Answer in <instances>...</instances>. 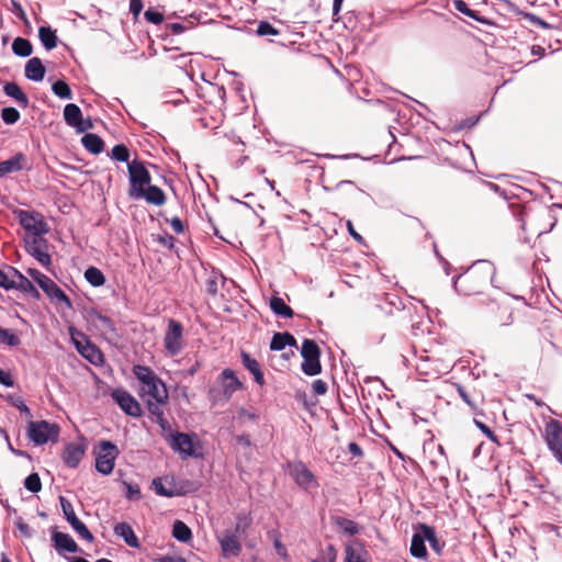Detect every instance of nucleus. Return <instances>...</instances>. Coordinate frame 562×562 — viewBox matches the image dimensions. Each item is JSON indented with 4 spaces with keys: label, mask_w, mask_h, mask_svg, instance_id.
Listing matches in <instances>:
<instances>
[{
    "label": "nucleus",
    "mask_w": 562,
    "mask_h": 562,
    "mask_svg": "<svg viewBox=\"0 0 562 562\" xmlns=\"http://www.w3.org/2000/svg\"><path fill=\"white\" fill-rule=\"evenodd\" d=\"M270 308L277 316L284 318H290L293 316V310L285 304L282 297L272 296L270 299Z\"/></svg>",
    "instance_id": "obj_33"
},
{
    "label": "nucleus",
    "mask_w": 562,
    "mask_h": 562,
    "mask_svg": "<svg viewBox=\"0 0 562 562\" xmlns=\"http://www.w3.org/2000/svg\"><path fill=\"white\" fill-rule=\"evenodd\" d=\"M85 279L94 288L101 286L105 283L103 272L97 267H89L85 271Z\"/></svg>",
    "instance_id": "obj_38"
},
{
    "label": "nucleus",
    "mask_w": 562,
    "mask_h": 562,
    "mask_svg": "<svg viewBox=\"0 0 562 562\" xmlns=\"http://www.w3.org/2000/svg\"><path fill=\"white\" fill-rule=\"evenodd\" d=\"M256 34L260 37L277 36L280 34V30L268 21H260L257 25Z\"/></svg>",
    "instance_id": "obj_43"
},
{
    "label": "nucleus",
    "mask_w": 562,
    "mask_h": 562,
    "mask_svg": "<svg viewBox=\"0 0 562 562\" xmlns=\"http://www.w3.org/2000/svg\"><path fill=\"white\" fill-rule=\"evenodd\" d=\"M251 517L248 514L239 513L236 516V524L224 529L216 535L221 546L222 554L225 559L236 558L243 550V539L247 537V531L251 525Z\"/></svg>",
    "instance_id": "obj_1"
},
{
    "label": "nucleus",
    "mask_w": 562,
    "mask_h": 562,
    "mask_svg": "<svg viewBox=\"0 0 562 562\" xmlns=\"http://www.w3.org/2000/svg\"><path fill=\"white\" fill-rule=\"evenodd\" d=\"M99 448L100 452L95 453V470L103 475H109L114 469L115 460L120 451L117 447L109 440L100 441Z\"/></svg>",
    "instance_id": "obj_8"
},
{
    "label": "nucleus",
    "mask_w": 562,
    "mask_h": 562,
    "mask_svg": "<svg viewBox=\"0 0 562 562\" xmlns=\"http://www.w3.org/2000/svg\"><path fill=\"white\" fill-rule=\"evenodd\" d=\"M0 344H4L10 347H15L20 344V339L9 329L0 327Z\"/></svg>",
    "instance_id": "obj_46"
},
{
    "label": "nucleus",
    "mask_w": 562,
    "mask_h": 562,
    "mask_svg": "<svg viewBox=\"0 0 562 562\" xmlns=\"http://www.w3.org/2000/svg\"><path fill=\"white\" fill-rule=\"evenodd\" d=\"M3 92L5 95L14 99L22 109L29 106V97L15 82H5L3 86Z\"/></svg>",
    "instance_id": "obj_28"
},
{
    "label": "nucleus",
    "mask_w": 562,
    "mask_h": 562,
    "mask_svg": "<svg viewBox=\"0 0 562 562\" xmlns=\"http://www.w3.org/2000/svg\"><path fill=\"white\" fill-rule=\"evenodd\" d=\"M60 428L56 423L47 420L30 422L27 436L36 446H42L48 441L56 442L59 437Z\"/></svg>",
    "instance_id": "obj_4"
},
{
    "label": "nucleus",
    "mask_w": 562,
    "mask_h": 562,
    "mask_svg": "<svg viewBox=\"0 0 562 562\" xmlns=\"http://www.w3.org/2000/svg\"><path fill=\"white\" fill-rule=\"evenodd\" d=\"M53 93L64 100L72 99V92L69 85L65 80H56L52 85Z\"/></svg>",
    "instance_id": "obj_40"
},
{
    "label": "nucleus",
    "mask_w": 562,
    "mask_h": 562,
    "mask_svg": "<svg viewBox=\"0 0 562 562\" xmlns=\"http://www.w3.org/2000/svg\"><path fill=\"white\" fill-rule=\"evenodd\" d=\"M480 117L477 116H471V117H467L465 120H462L460 122V124L458 125L457 130L458 131H461V130H464V128H471L473 126H475L479 122Z\"/></svg>",
    "instance_id": "obj_64"
},
{
    "label": "nucleus",
    "mask_w": 562,
    "mask_h": 562,
    "mask_svg": "<svg viewBox=\"0 0 562 562\" xmlns=\"http://www.w3.org/2000/svg\"><path fill=\"white\" fill-rule=\"evenodd\" d=\"M130 190L128 195L134 199L137 194H143V190L150 184V173L144 162L134 159L127 165Z\"/></svg>",
    "instance_id": "obj_5"
},
{
    "label": "nucleus",
    "mask_w": 562,
    "mask_h": 562,
    "mask_svg": "<svg viewBox=\"0 0 562 562\" xmlns=\"http://www.w3.org/2000/svg\"><path fill=\"white\" fill-rule=\"evenodd\" d=\"M162 403H158V402H151V401H148L147 402V409H148V413L150 414L151 416V419L153 422H162V418L165 417L164 416V409L160 407Z\"/></svg>",
    "instance_id": "obj_47"
},
{
    "label": "nucleus",
    "mask_w": 562,
    "mask_h": 562,
    "mask_svg": "<svg viewBox=\"0 0 562 562\" xmlns=\"http://www.w3.org/2000/svg\"><path fill=\"white\" fill-rule=\"evenodd\" d=\"M172 536L180 542H189L192 538L191 529L181 520H176L172 525Z\"/></svg>",
    "instance_id": "obj_37"
},
{
    "label": "nucleus",
    "mask_w": 562,
    "mask_h": 562,
    "mask_svg": "<svg viewBox=\"0 0 562 562\" xmlns=\"http://www.w3.org/2000/svg\"><path fill=\"white\" fill-rule=\"evenodd\" d=\"M333 521L340 531L348 536L358 535L361 530V527L356 521L341 516L333 517Z\"/></svg>",
    "instance_id": "obj_30"
},
{
    "label": "nucleus",
    "mask_w": 562,
    "mask_h": 562,
    "mask_svg": "<svg viewBox=\"0 0 562 562\" xmlns=\"http://www.w3.org/2000/svg\"><path fill=\"white\" fill-rule=\"evenodd\" d=\"M301 356L303 358L301 369L306 375L314 376L322 372V364L319 361L321 349L315 340L310 338H305L303 340Z\"/></svg>",
    "instance_id": "obj_6"
},
{
    "label": "nucleus",
    "mask_w": 562,
    "mask_h": 562,
    "mask_svg": "<svg viewBox=\"0 0 562 562\" xmlns=\"http://www.w3.org/2000/svg\"><path fill=\"white\" fill-rule=\"evenodd\" d=\"M344 562H366L361 550L355 549L352 546H347L345 549Z\"/></svg>",
    "instance_id": "obj_49"
},
{
    "label": "nucleus",
    "mask_w": 562,
    "mask_h": 562,
    "mask_svg": "<svg viewBox=\"0 0 562 562\" xmlns=\"http://www.w3.org/2000/svg\"><path fill=\"white\" fill-rule=\"evenodd\" d=\"M64 120L70 127H75L82 117L81 109L75 103H68L64 108Z\"/></svg>",
    "instance_id": "obj_34"
},
{
    "label": "nucleus",
    "mask_w": 562,
    "mask_h": 562,
    "mask_svg": "<svg viewBox=\"0 0 562 562\" xmlns=\"http://www.w3.org/2000/svg\"><path fill=\"white\" fill-rule=\"evenodd\" d=\"M544 441L549 451L562 465V424L559 420L551 419L547 423L544 428Z\"/></svg>",
    "instance_id": "obj_9"
},
{
    "label": "nucleus",
    "mask_w": 562,
    "mask_h": 562,
    "mask_svg": "<svg viewBox=\"0 0 562 562\" xmlns=\"http://www.w3.org/2000/svg\"><path fill=\"white\" fill-rule=\"evenodd\" d=\"M114 533L117 537L123 538L125 543L134 549H138L140 547V542L135 535L133 528L125 521L117 522L113 528Z\"/></svg>",
    "instance_id": "obj_23"
},
{
    "label": "nucleus",
    "mask_w": 562,
    "mask_h": 562,
    "mask_svg": "<svg viewBox=\"0 0 562 562\" xmlns=\"http://www.w3.org/2000/svg\"><path fill=\"white\" fill-rule=\"evenodd\" d=\"M14 525L22 536L27 538L33 536V530L26 522L23 521L22 517H18L14 521Z\"/></svg>",
    "instance_id": "obj_58"
},
{
    "label": "nucleus",
    "mask_w": 562,
    "mask_h": 562,
    "mask_svg": "<svg viewBox=\"0 0 562 562\" xmlns=\"http://www.w3.org/2000/svg\"><path fill=\"white\" fill-rule=\"evenodd\" d=\"M60 507L65 519L71 526L74 531L88 542H92L94 537L88 527L77 517L71 502L65 496H59Z\"/></svg>",
    "instance_id": "obj_10"
},
{
    "label": "nucleus",
    "mask_w": 562,
    "mask_h": 562,
    "mask_svg": "<svg viewBox=\"0 0 562 562\" xmlns=\"http://www.w3.org/2000/svg\"><path fill=\"white\" fill-rule=\"evenodd\" d=\"M218 379L222 383L225 400H229L237 390L243 387V383L232 369H224Z\"/></svg>",
    "instance_id": "obj_19"
},
{
    "label": "nucleus",
    "mask_w": 562,
    "mask_h": 562,
    "mask_svg": "<svg viewBox=\"0 0 562 562\" xmlns=\"http://www.w3.org/2000/svg\"><path fill=\"white\" fill-rule=\"evenodd\" d=\"M95 318L99 322V324L102 327V329L115 334L116 328H115V324L112 321V318H110L109 316L103 315L101 313H98L95 315Z\"/></svg>",
    "instance_id": "obj_51"
},
{
    "label": "nucleus",
    "mask_w": 562,
    "mask_h": 562,
    "mask_svg": "<svg viewBox=\"0 0 562 562\" xmlns=\"http://www.w3.org/2000/svg\"><path fill=\"white\" fill-rule=\"evenodd\" d=\"M312 390L315 395H324L327 392V383L323 380H315L312 383Z\"/></svg>",
    "instance_id": "obj_62"
},
{
    "label": "nucleus",
    "mask_w": 562,
    "mask_h": 562,
    "mask_svg": "<svg viewBox=\"0 0 562 562\" xmlns=\"http://www.w3.org/2000/svg\"><path fill=\"white\" fill-rule=\"evenodd\" d=\"M74 339L77 351L92 364H99L103 361V355L95 345L91 344L86 336L82 340Z\"/></svg>",
    "instance_id": "obj_16"
},
{
    "label": "nucleus",
    "mask_w": 562,
    "mask_h": 562,
    "mask_svg": "<svg viewBox=\"0 0 562 562\" xmlns=\"http://www.w3.org/2000/svg\"><path fill=\"white\" fill-rule=\"evenodd\" d=\"M82 146L93 155H98L104 149L103 139L93 133H87L81 138Z\"/></svg>",
    "instance_id": "obj_29"
},
{
    "label": "nucleus",
    "mask_w": 562,
    "mask_h": 562,
    "mask_svg": "<svg viewBox=\"0 0 562 562\" xmlns=\"http://www.w3.org/2000/svg\"><path fill=\"white\" fill-rule=\"evenodd\" d=\"M20 117V112L13 106H7L1 110V119L8 125L15 124Z\"/></svg>",
    "instance_id": "obj_44"
},
{
    "label": "nucleus",
    "mask_w": 562,
    "mask_h": 562,
    "mask_svg": "<svg viewBox=\"0 0 562 562\" xmlns=\"http://www.w3.org/2000/svg\"><path fill=\"white\" fill-rule=\"evenodd\" d=\"M157 240L161 246H164L168 249H172L175 247V243H176V238L168 233L160 235Z\"/></svg>",
    "instance_id": "obj_60"
},
{
    "label": "nucleus",
    "mask_w": 562,
    "mask_h": 562,
    "mask_svg": "<svg viewBox=\"0 0 562 562\" xmlns=\"http://www.w3.org/2000/svg\"><path fill=\"white\" fill-rule=\"evenodd\" d=\"M13 213L19 224L32 234V237H42L49 232V227L41 213L26 210H15Z\"/></svg>",
    "instance_id": "obj_7"
},
{
    "label": "nucleus",
    "mask_w": 562,
    "mask_h": 562,
    "mask_svg": "<svg viewBox=\"0 0 562 562\" xmlns=\"http://www.w3.org/2000/svg\"><path fill=\"white\" fill-rule=\"evenodd\" d=\"M226 278L220 272H212V276L206 281V292L210 295H216L218 292V283H224Z\"/></svg>",
    "instance_id": "obj_42"
},
{
    "label": "nucleus",
    "mask_w": 562,
    "mask_h": 562,
    "mask_svg": "<svg viewBox=\"0 0 562 562\" xmlns=\"http://www.w3.org/2000/svg\"><path fill=\"white\" fill-rule=\"evenodd\" d=\"M87 446L83 442H69L66 445L63 460L68 468L75 469L86 453Z\"/></svg>",
    "instance_id": "obj_17"
},
{
    "label": "nucleus",
    "mask_w": 562,
    "mask_h": 562,
    "mask_svg": "<svg viewBox=\"0 0 562 562\" xmlns=\"http://www.w3.org/2000/svg\"><path fill=\"white\" fill-rule=\"evenodd\" d=\"M133 373L142 383V386H145L157 376L150 368L140 364L134 366Z\"/></svg>",
    "instance_id": "obj_39"
},
{
    "label": "nucleus",
    "mask_w": 562,
    "mask_h": 562,
    "mask_svg": "<svg viewBox=\"0 0 562 562\" xmlns=\"http://www.w3.org/2000/svg\"><path fill=\"white\" fill-rule=\"evenodd\" d=\"M38 36L42 42V45L47 50H52L57 46V35L56 32L48 25H42L38 29Z\"/></svg>",
    "instance_id": "obj_32"
},
{
    "label": "nucleus",
    "mask_w": 562,
    "mask_h": 562,
    "mask_svg": "<svg viewBox=\"0 0 562 562\" xmlns=\"http://www.w3.org/2000/svg\"><path fill=\"white\" fill-rule=\"evenodd\" d=\"M286 347L285 338L283 333H276L270 341V349L274 351H281Z\"/></svg>",
    "instance_id": "obj_53"
},
{
    "label": "nucleus",
    "mask_w": 562,
    "mask_h": 562,
    "mask_svg": "<svg viewBox=\"0 0 562 562\" xmlns=\"http://www.w3.org/2000/svg\"><path fill=\"white\" fill-rule=\"evenodd\" d=\"M182 333L183 327L181 323L176 319H169L164 345L170 356H177L181 351L183 347Z\"/></svg>",
    "instance_id": "obj_11"
},
{
    "label": "nucleus",
    "mask_w": 562,
    "mask_h": 562,
    "mask_svg": "<svg viewBox=\"0 0 562 562\" xmlns=\"http://www.w3.org/2000/svg\"><path fill=\"white\" fill-rule=\"evenodd\" d=\"M25 160V155L22 153H18L11 158L0 161V179L9 173L23 170Z\"/></svg>",
    "instance_id": "obj_24"
},
{
    "label": "nucleus",
    "mask_w": 562,
    "mask_h": 562,
    "mask_svg": "<svg viewBox=\"0 0 562 562\" xmlns=\"http://www.w3.org/2000/svg\"><path fill=\"white\" fill-rule=\"evenodd\" d=\"M74 128L77 131V133H85V132L93 128V123L90 117H88V119L81 117L80 121L77 123V125H75Z\"/></svg>",
    "instance_id": "obj_59"
},
{
    "label": "nucleus",
    "mask_w": 562,
    "mask_h": 562,
    "mask_svg": "<svg viewBox=\"0 0 562 562\" xmlns=\"http://www.w3.org/2000/svg\"><path fill=\"white\" fill-rule=\"evenodd\" d=\"M144 16L146 21L153 24H160L164 21V15L157 10L148 9L145 11Z\"/></svg>",
    "instance_id": "obj_56"
},
{
    "label": "nucleus",
    "mask_w": 562,
    "mask_h": 562,
    "mask_svg": "<svg viewBox=\"0 0 562 562\" xmlns=\"http://www.w3.org/2000/svg\"><path fill=\"white\" fill-rule=\"evenodd\" d=\"M12 52L19 57H29L33 53V46L27 38L19 36L13 40Z\"/></svg>",
    "instance_id": "obj_35"
},
{
    "label": "nucleus",
    "mask_w": 562,
    "mask_h": 562,
    "mask_svg": "<svg viewBox=\"0 0 562 562\" xmlns=\"http://www.w3.org/2000/svg\"><path fill=\"white\" fill-rule=\"evenodd\" d=\"M240 358L245 369L254 375L255 382L259 385H263L265 376L259 362L245 351H241Z\"/></svg>",
    "instance_id": "obj_26"
},
{
    "label": "nucleus",
    "mask_w": 562,
    "mask_h": 562,
    "mask_svg": "<svg viewBox=\"0 0 562 562\" xmlns=\"http://www.w3.org/2000/svg\"><path fill=\"white\" fill-rule=\"evenodd\" d=\"M111 158L113 160L120 161V162H131L130 161V149L124 144H117L115 145L111 150Z\"/></svg>",
    "instance_id": "obj_41"
},
{
    "label": "nucleus",
    "mask_w": 562,
    "mask_h": 562,
    "mask_svg": "<svg viewBox=\"0 0 562 562\" xmlns=\"http://www.w3.org/2000/svg\"><path fill=\"white\" fill-rule=\"evenodd\" d=\"M24 487L31 493H38L42 490V482L36 472L31 473L24 480Z\"/></svg>",
    "instance_id": "obj_45"
},
{
    "label": "nucleus",
    "mask_w": 562,
    "mask_h": 562,
    "mask_svg": "<svg viewBox=\"0 0 562 562\" xmlns=\"http://www.w3.org/2000/svg\"><path fill=\"white\" fill-rule=\"evenodd\" d=\"M427 538L423 537V524L419 525L417 531L413 535L411 541V554L417 559H425L427 557V548L425 542Z\"/></svg>",
    "instance_id": "obj_27"
},
{
    "label": "nucleus",
    "mask_w": 562,
    "mask_h": 562,
    "mask_svg": "<svg viewBox=\"0 0 562 562\" xmlns=\"http://www.w3.org/2000/svg\"><path fill=\"white\" fill-rule=\"evenodd\" d=\"M423 537L427 538V541L429 542L430 548L437 554L440 555L442 553V549H443L445 544L439 541V539L437 538L436 531L432 527H430L426 524H423Z\"/></svg>",
    "instance_id": "obj_36"
},
{
    "label": "nucleus",
    "mask_w": 562,
    "mask_h": 562,
    "mask_svg": "<svg viewBox=\"0 0 562 562\" xmlns=\"http://www.w3.org/2000/svg\"><path fill=\"white\" fill-rule=\"evenodd\" d=\"M474 424L491 441L498 443L497 436L487 425L477 419H474Z\"/></svg>",
    "instance_id": "obj_55"
},
{
    "label": "nucleus",
    "mask_w": 562,
    "mask_h": 562,
    "mask_svg": "<svg viewBox=\"0 0 562 562\" xmlns=\"http://www.w3.org/2000/svg\"><path fill=\"white\" fill-rule=\"evenodd\" d=\"M273 547L278 553L279 557H281L282 559L286 560L289 554H288V550L282 544L281 540L279 539L278 536H274L273 537Z\"/></svg>",
    "instance_id": "obj_61"
},
{
    "label": "nucleus",
    "mask_w": 562,
    "mask_h": 562,
    "mask_svg": "<svg viewBox=\"0 0 562 562\" xmlns=\"http://www.w3.org/2000/svg\"><path fill=\"white\" fill-rule=\"evenodd\" d=\"M50 539H52L54 549L59 554H61L63 552L77 553L80 551V548L77 544V542L74 540V538L66 532H61L56 529H53Z\"/></svg>",
    "instance_id": "obj_15"
},
{
    "label": "nucleus",
    "mask_w": 562,
    "mask_h": 562,
    "mask_svg": "<svg viewBox=\"0 0 562 562\" xmlns=\"http://www.w3.org/2000/svg\"><path fill=\"white\" fill-rule=\"evenodd\" d=\"M46 69L38 57L30 58L24 68V75L29 80L40 82L44 79Z\"/></svg>",
    "instance_id": "obj_22"
},
{
    "label": "nucleus",
    "mask_w": 562,
    "mask_h": 562,
    "mask_svg": "<svg viewBox=\"0 0 562 562\" xmlns=\"http://www.w3.org/2000/svg\"><path fill=\"white\" fill-rule=\"evenodd\" d=\"M153 488L155 493L159 496L164 497H175V496H181L187 494L189 491L184 490L183 487L180 488H166L162 480L160 477H156L153 480Z\"/></svg>",
    "instance_id": "obj_31"
},
{
    "label": "nucleus",
    "mask_w": 562,
    "mask_h": 562,
    "mask_svg": "<svg viewBox=\"0 0 562 562\" xmlns=\"http://www.w3.org/2000/svg\"><path fill=\"white\" fill-rule=\"evenodd\" d=\"M8 269L12 273V276L18 279V281H15V286L12 290H19L23 293L29 294L31 297L35 300H40L41 293L32 283V281H30L25 276H23L18 269L10 266L8 267Z\"/></svg>",
    "instance_id": "obj_20"
},
{
    "label": "nucleus",
    "mask_w": 562,
    "mask_h": 562,
    "mask_svg": "<svg viewBox=\"0 0 562 562\" xmlns=\"http://www.w3.org/2000/svg\"><path fill=\"white\" fill-rule=\"evenodd\" d=\"M12 405L18 408L26 418H32V413L22 397L12 398Z\"/></svg>",
    "instance_id": "obj_57"
},
{
    "label": "nucleus",
    "mask_w": 562,
    "mask_h": 562,
    "mask_svg": "<svg viewBox=\"0 0 562 562\" xmlns=\"http://www.w3.org/2000/svg\"><path fill=\"white\" fill-rule=\"evenodd\" d=\"M160 429H161V436L164 439L169 442L170 438L176 435V432L172 431V427L170 423L164 417L162 422H156Z\"/></svg>",
    "instance_id": "obj_54"
},
{
    "label": "nucleus",
    "mask_w": 562,
    "mask_h": 562,
    "mask_svg": "<svg viewBox=\"0 0 562 562\" xmlns=\"http://www.w3.org/2000/svg\"><path fill=\"white\" fill-rule=\"evenodd\" d=\"M27 272L31 278L38 284V286L45 292V294L55 301L56 304H64L67 308L72 307L70 299L54 280L37 269H29Z\"/></svg>",
    "instance_id": "obj_3"
},
{
    "label": "nucleus",
    "mask_w": 562,
    "mask_h": 562,
    "mask_svg": "<svg viewBox=\"0 0 562 562\" xmlns=\"http://www.w3.org/2000/svg\"><path fill=\"white\" fill-rule=\"evenodd\" d=\"M457 391H458V394L460 395V397L463 400L464 403H467L472 409L476 408L474 402L471 400L469 393L467 392V390L462 385L457 384Z\"/></svg>",
    "instance_id": "obj_63"
},
{
    "label": "nucleus",
    "mask_w": 562,
    "mask_h": 562,
    "mask_svg": "<svg viewBox=\"0 0 562 562\" xmlns=\"http://www.w3.org/2000/svg\"><path fill=\"white\" fill-rule=\"evenodd\" d=\"M453 5L457 11L463 13L464 15H467L473 20L480 21L479 13L476 11L470 9L465 1L454 0Z\"/></svg>",
    "instance_id": "obj_48"
},
{
    "label": "nucleus",
    "mask_w": 562,
    "mask_h": 562,
    "mask_svg": "<svg viewBox=\"0 0 562 562\" xmlns=\"http://www.w3.org/2000/svg\"><path fill=\"white\" fill-rule=\"evenodd\" d=\"M12 273L8 270V272L0 269V288L4 290H12L15 286V280Z\"/></svg>",
    "instance_id": "obj_50"
},
{
    "label": "nucleus",
    "mask_w": 562,
    "mask_h": 562,
    "mask_svg": "<svg viewBox=\"0 0 562 562\" xmlns=\"http://www.w3.org/2000/svg\"><path fill=\"white\" fill-rule=\"evenodd\" d=\"M292 475L296 484L304 490L317 487L318 485L315 475L302 462H297L294 464L292 469Z\"/></svg>",
    "instance_id": "obj_18"
},
{
    "label": "nucleus",
    "mask_w": 562,
    "mask_h": 562,
    "mask_svg": "<svg viewBox=\"0 0 562 562\" xmlns=\"http://www.w3.org/2000/svg\"><path fill=\"white\" fill-rule=\"evenodd\" d=\"M142 390L158 403H166L168 401V391L166 385L158 376L153 379L145 386H142Z\"/></svg>",
    "instance_id": "obj_21"
},
{
    "label": "nucleus",
    "mask_w": 562,
    "mask_h": 562,
    "mask_svg": "<svg viewBox=\"0 0 562 562\" xmlns=\"http://www.w3.org/2000/svg\"><path fill=\"white\" fill-rule=\"evenodd\" d=\"M134 199H145L147 203L160 206L166 202V194L159 187L149 184L143 190V194H137Z\"/></svg>",
    "instance_id": "obj_25"
},
{
    "label": "nucleus",
    "mask_w": 562,
    "mask_h": 562,
    "mask_svg": "<svg viewBox=\"0 0 562 562\" xmlns=\"http://www.w3.org/2000/svg\"><path fill=\"white\" fill-rule=\"evenodd\" d=\"M495 268L488 261H476L467 272L452 279V286L458 294L471 295L480 292V285L486 283Z\"/></svg>",
    "instance_id": "obj_2"
},
{
    "label": "nucleus",
    "mask_w": 562,
    "mask_h": 562,
    "mask_svg": "<svg viewBox=\"0 0 562 562\" xmlns=\"http://www.w3.org/2000/svg\"><path fill=\"white\" fill-rule=\"evenodd\" d=\"M125 487V497L128 501H136L140 498V488L137 484L123 482Z\"/></svg>",
    "instance_id": "obj_52"
},
{
    "label": "nucleus",
    "mask_w": 562,
    "mask_h": 562,
    "mask_svg": "<svg viewBox=\"0 0 562 562\" xmlns=\"http://www.w3.org/2000/svg\"><path fill=\"white\" fill-rule=\"evenodd\" d=\"M195 434L176 431V435L170 438L168 445L175 452H178L182 459H188L198 456L195 453Z\"/></svg>",
    "instance_id": "obj_12"
},
{
    "label": "nucleus",
    "mask_w": 562,
    "mask_h": 562,
    "mask_svg": "<svg viewBox=\"0 0 562 562\" xmlns=\"http://www.w3.org/2000/svg\"><path fill=\"white\" fill-rule=\"evenodd\" d=\"M48 241L42 237H31L26 239V251L35 258L43 267H48L52 263L50 256L47 251Z\"/></svg>",
    "instance_id": "obj_14"
},
{
    "label": "nucleus",
    "mask_w": 562,
    "mask_h": 562,
    "mask_svg": "<svg viewBox=\"0 0 562 562\" xmlns=\"http://www.w3.org/2000/svg\"><path fill=\"white\" fill-rule=\"evenodd\" d=\"M112 400L120 408L131 417H140L143 414L140 404L137 400L124 389H115L111 393Z\"/></svg>",
    "instance_id": "obj_13"
}]
</instances>
